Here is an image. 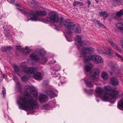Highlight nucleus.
<instances>
[{
  "label": "nucleus",
  "mask_w": 123,
  "mask_h": 123,
  "mask_svg": "<svg viewBox=\"0 0 123 123\" xmlns=\"http://www.w3.org/2000/svg\"><path fill=\"white\" fill-rule=\"evenodd\" d=\"M55 71L53 70L52 73V75L53 77H56V76L58 77H60V75L57 72H55Z\"/></svg>",
  "instance_id": "obj_34"
},
{
  "label": "nucleus",
  "mask_w": 123,
  "mask_h": 123,
  "mask_svg": "<svg viewBox=\"0 0 123 123\" xmlns=\"http://www.w3.org/2000/svg\"><path fill=\"white\" fill-rule=\"evenodd\" d=\"M61 69V66L58 64L56 65L54 67L53 70L57 71L60 70Z\"/></svg>",
  "instance_id": "obj_33"
},
{
  "label": "nucleus",
  "mask_w": 123,
  "mask_h": 123,
  "mask_svg": "<svg viewBox=\"0 0 123 123\" xmlns=\"http://www.w3.org/2000/svg\"><path fill=\"white\" fill-rule=\"evenodd\" d=\"M48 60V58L45 57H44L42 58L41 60L40 59L39 60V62L41 64H44L46 63Z\"/></svg>",
  "instance_id": "obj_29"
},
{
  "label": "nucleus",
  "mask_w": 123,
  "mask_h": 123,
  "mask_svg": "<svg viewBox=\"0 0 123 123\" xmlns=\"http://www.w3.org/2000/svg\"><path fill=\"white\" fill-rule=\"evenodd\" d=\"M16 49L18 51H20L21 49V47L20 46H18L16 47Z\"/></svg>",
  "instance_id": "obj_48"
},
{
  "label": "nucleus",
  "mask_w": 123,
  "mask_h": 123,
  "mask_svg": "<svg viewBox=\"0 0 123 123\" xmlns=\"http://www.w3.org/2000/svg\"><path fill=\"white\" fill-rule=\"evenodd\" d=\"M46 19L48 22L52 23L57 22L59 21L58 16L55 12H51L49 13V17H47Z\"/></svg>",
  "instance_id": "obj_7"
},
{
  "label": "nucleus",
  "mask_w": 123,
  "mask_h": 123,
  "mask_svg": "<svg viewBox=\"0 0 123 123\" xmlns=\"http://www.w3.org/2000/svg\"><path fill=\"white\" fill-rule=\"evenodd\" d=\"M105 91L102 100L105 102L108 101L110 100L111 103L113 104L115 101V99L118 96L119 92L116 90L112 89L110 86H106L104 88Z\"/></svg>",
  "instance_id": "obj_2"
},
{
  "label": "nucleus",
  "mask_w": 123,
  "mask_h": 123,
  "mask_svg": "<svg viewBox=\"0 0 123 123\" xmlns=\"http://www.w3.org/2000/svg\"><path fill=\"white\" fill-rule=\"evenodd\" d=\"M84 90L85 92H87V93L88 92V91L86 89H84Z\"/></svg>",
  "instance_id": "obj_56"
},
{
  "label": "nucleus",
  "mask_w": 123,
  "mask_h": 123,
  "mask_svg": "<svg viewBox=\"0 0 123 123\" xmlns=\"http://www.w3.org/2000/svg\"><path fill=\"white\" fill-rule=\"evenodd\" d=\"M47 96L43 94H41L39 95V101L40 103H43L46 102Z\"/></svg>",
  "instance_id": "obj_18"
},
{
  "label": "nucleus",
  "mask_w": 123,
  "mask_h": 123,
  "mask_svg": "<svg viewBox=\"0 0 123 123\" xmlns=\"http://www.w3.org/2000/svg\"><path fill=\"white\" fill-rule=\"evenodd\" d=\"M113 1L116 3L117 4H118L120 3L121 0H112Z\"/></svg>",
  "instance_id": "obj_45"
},
{
  "label": "nucleus",
  "mask_w": 123,
  "mask_h": 123,
  "mask_svg": "<svg viewBox=\"0 0 123 123\" xmlns=\"http://www.w3.org/2000/svg\"><path fill=\"white\" fill-rule=\"evenodd\" d=\"M107 13L105 12H100L99 13V15L101 16H102L105 15Z\"/></svg>",
  "instance_id": "obj_44"
},
{
  "label": "nucleus",
  "mask_w": 123,
  "mask_h": 123,
  "mask_svg": "<svg viewBox=\"0 0 123 123\" xmlns=\"http://www.w3.org/2000/svg\"><path fill=\"white\" fill-rule=\"evenodd\" d=\"M78 49L80 54V56L84 58L86 56H89L90 55H88V54L92 53L94 51V49L91 47L82 48V49L78 47Z\"/></svg>",
  "instance_id": "obj_5"
},
{
  "label": "nucleus",
  "mask_w": 123,
  "mask_h": 123,
  "mask_svg": "<svg viewBox=\"0 0 123 123\" xmlns=\"http://www.w3.org/2000/svg\"><path fill=\"white\" fill-rule=\"evenodd\" d=\"M13 78V80L16 82V83L19 82L18 79L16 76H14Z\"/></svg>",
  "instance_id": "obj_42"
},
{
  "label": "nucleus",
  "mask_w": 123,
  "mask_h": 123,
  "mask_svg": "<svg viewBox=\"0 0 123 123\" xmlns=\"http://www.w3.org/2000/svg\"><path fill=\"white\" fill-rule=\"evenodd\" d=\"M87 3L88 4V7H89V6L91 4V2L89 0H87Z\"/></svg>",
  "instance_id": "obj_51"
},
{
  "label": "nucleus",
  "mask_w": 123,
  "mask_h": 123,
  "mask_svg": "<svg viewBox=\"0 0 123 123\" xmlns=\"http://www.w3.org/2000/svg\"><path fill=\"white\" fill-rule=\"evenodd\" d=\"M123 97L121 99V100H119L117 104V107L120 109H121L120 108L123 109V93H122Z\"/></svg>",
  "instance_id": "obj_25"
},
{
  "label": "nucleus",
  "mask_w": 123,
  "mask_h": 123,
  "mask_svg": "<svg viewBox=\"0 0 123 123\" xmlns=\"http://www.w3.org/2000/svg\"><path fill=\"white\" fill-rule=\"evenodd\" d=\"M76 42H77L78 44L79 45V46L78 47H79L80 49V47L79 48V47H81L84 45H86L85 41H82L81 40V36L79 35H77L75 38Z\"/></svg>",
  "instance_id": "obj_12"
},
{
  "label": "nucleus",
  "mask_w": 123,
  "mask_h": 123,
  "mask_svg": "<svg viewBox=\"0 0 123 123\" xmlns=\"http://www.w3.org/2000/svg\"><path fill=\"white\" fill-rule=\"evenodd\" d=\"M36 70V68L26 67L23 69V71L25 73L29 74H33Z\"/></svg>",
  "instance_id": "obj_13"
},
{
  "label": "nucleus",
  "mask_w": 123,
  "mask_h": 123,
  "mask_svg": "<svg viewBox=\"0 0 123 123\" xmlns=\"http://www.w3.org/2000/svg\"><path fill=\"white\" fill-rule=\"evenodd\" d=\"M16 6H17L18 7H19L20 8H21L22 6H21V5L19 4L16 5Z\"/></svg>",
  "instance_id": "obj_52"
},
{
  "label": "nucleus",
  "mask_w": 123,
  "mask_h": 123,
  "mask_svg": "<svg viewBox=\"0 0 123 123\" xmlns=\"http://www.w3.org/2000/svg\"><path fill=\"white\" fill-rule=\"evenodd\" d=\"M101 78L104 80H107L108 77V75L107 73L103 72L101 74Z\"/></svg>",
  "instance_id": "obj_28"
},
{
  "label": "nucleus",
  "mask_w": 123,
  "mask_h": 123,
  "mask_svg": "<svg viewBox=\"0 0 123 123\" xmlns=\"http://www.w3.org/2000/svg\"><path fill=\"white\" fill-rule=\"evenodd\" d=\"M98 51L100 53L105 54L108 55H111L112 52V50L110 49H107V51L105 49L103 50L101 49H98Z\"/></svg>",
  "instance_id": "obj_16"
},
{
  "label": "nucleus",
  "mask_w": 123,
  "mask_h": 123,
  "mask_svg": "<svg viewBox=\"0 0 123 123\" xmlns=\"http://www.w3.org/2000/svg\"><path fill=\"white\" fill-rule=\"evenodd\" d=\"M117 27L119 30L123 32V23H118L116 24Z\"/></svg>",
  "instance_id": "obj_27"
},
{
  "label": "nucleus",
  "mask_w": 123,
  "mask_h": 123,
  "mask_svg": "<svg viewBox=\"0 0 123 123\" xmlns=\"http://www.w3.org/2000/svg\"><path fill=\"white\" fill-rule=\"evenodd\" d=\"M29 76L28 75H26L21 78L22 81L23 82L27 81L29 79Z\"/></svg>",
  "instance_id": "obj_30"
},
{
  "label": "nucleus",
  "mask_w": 123,
  "mask_h": 123,
  "mask_svg": "<svg viewBox=\"0 0 123 123\" xmlns=\"http://www.w3.org/2000/svg\"><path fill=\"white\" fill-rule=\"evenodd\" d=\"M107 16H108V14L107 13L105 14V15H104L103 16V18L105 19L107 17Z\"/></svg>",
  "instance_id": "obj_50"
},
{
  "label": "nucleus",
  "mask_w": 123,
  "mask_h": 123,
  "mask_svg": "<svg viewBox=\"0 0 123 123\" xmlns=\"http://www.w3.org/2000/svg\"><path fill=\"white\" fill-rule=\"evenodd\" d=\"M24 89L25 96L20 98L17 101V104L19 105L20 109L26 111L31 110L34 112L33 109L38 107V104L37 100L33 99L32 96L38 98V92L34 87L29 85L25 86Z\"/></svg>",
  "instance_id": "obj_1"
},
{
  "label": "nucleus",
  "mask_w": 123,
  "mask_h": 123,
  "mask_svg": "<svg viewBox=\"0 0 123 123\" xmlns=\"http://www.w3.org/2000/svg\"><path fill=\"white\" fill-rule=\"evenodd\" d=\"M33 76L36 80H40L42 78V74L40 72H36L33 74Z\"/></svg>",
  "instance_id": "obj_22"
},
{
  "label": "nucleus",
  "mask_w": 123,
  "mask_h": 123,
  "mask_svg": "<svg viewBox=\"0 0 123 123\" xmlns=\"http://www.w3.org/2000/svg\"><path fill=\"white\" fill-rule=\"evenodd\" d=\"M31 0L33 2H34V0Z\"/></svg>",
  "instance_id": "obj_61"
},
{
  "label": "nucleus",
  "mask_w": 123,
  "mask_h": 123,
  "mask_svg": "<svg viewBox=\"0 0 123 123\" xmlns=\"http://www.w3.org/2000/svg\"><path fill=\"white\" fill-rule=\"evenodd\" d=\"M111 83L114 86H116L119 84V81L116 77H112L111 78Z\"/></svg>",
  "instance_id": "obj_20"
},
{
  "label": "nucleus",
  "mask_w": 123,
  "mask_h": 123,
  "mask_svg": "<svg viewBox=\"0 0 123 123\" xmlns=\"http://www.w3.org/2000/svg\"><path fill=\"white\" fill-rule=\"evenodd\" d=\"M96 2L97 3H98V2H99V1L97 0H96Z\"/></svg>",
  "instance_id": "obj_59"
},
{
  "label": "nucleus",
  "mask_w": 123,
  "mask_h": 123,
  "mask_svg": "<svg viewBox=\"0 0 123 123\" xmlns=\"http://www.w3.org/2000/svg\"><path fill=\"white\" fill-rule=\"evenodd\" d=\"M108 41L113 49L119 51L120 50V49L119 47L118 46H117L115 43H114L111 40H109Z\"/></svg>",
  "instance_id": "obj_24"
},
{
  "label": "nucleus",
  "mask_w": 123,
  "mask_h": 123,
  "mask_svg": "<svg viewBox=\"0 0 123 123\" xmlns=\"http://www.w3.org/2000/svg\"><path fill=\"white\" fill-rule=\"evenodd\" d=\"M9 31V30H5V33L6 36L9 39L11 38L12 37L11 35L10 34Z\"/></svg>",
  "instance_id": "obj_32"
},
{
  "label": "nucleus",
  "mask_w": 123,
  "mask_h": 123,
  "mask_svg": "<svg viewBox=\"0 0 123 123\" xmlns=\"http://www.w3.org/2000/svg\"><path fill=\"white\" fill-rule=\"evenodd\" d=\"M37 52V51H36L30 55V57L32 60L35 61L37 62L39 61L40 58L38 57V53Z\"/></svg>",
  "instance_id": "obj_15"
},
{
  "label": "nucleus",
  "mask_w": 123,
  "mask_h": 123,
  "mask_svg": "<svg viewBox=\"0 0 123 123\" xmlns=\"http://www.w3.org/2000/svg\"><path fill=\"white\" fill-rule=\"evenodd\" d=\"M84 62L85 64L84 67V70L85 72H90L93 68V65L89 62L90 60L87 59V58L86 57L83 58Z\"/></svg>",
  "instance_id": "obj_8"
},
{
  "label": "nucleus",
  "mask_w": 123,
  "mask_h": 123,
  "mask_svg": "<svg viewBox=\"0 0 123 123\" xmlns=\"http://www.w3.org/2000/svg\"><path fill=\"white\" fill-rule=\"evenodd\" d=\"M16 88L18 90H20L21 87L19 82L16 83Z\"/></svg>",
  "instance_id": "obj_36"
},
{
  "label": "nucleus",
  "mask_w": 123,
  "mask_h": 123,
  "mask_svg": "<svg viewBox=\"0 0 123 123\" xmlns=\"http://www.w3.org/2000/svg\"><path fill=\"white\" fill-rule=\"evenodd\" d=\"M120 44L122 48L123 49V39L121 41Z\"/></svg>",
  "instance_id": "obj_47"
},
{
  "label": "nucleus",
  "mask_w": 123,
  "mask_h": 123,
  "mask_svg": "<svg viewBox=\"0 0 123 123\" xmlns=\"http://www.w3.org/2000/svg\"><path fill=\"white\" fill-rule=\"evenodd\" d=\"M96 100L98 102L99 101H100V100H97V99H96Z\"/></svg>",
  "instance_id": "obj_60"
},
{
  "label": "nucleus",
  "mask_w": 123,
  "mask_h": 123,
  "mask_svg": "<svg viewBox=\"0 0 123 123\" xmlns=\"http://www.w3.org/2000/svg\"><path fill=\"white\" fill-rule=\"evenodd\" d=\"M78 4L80 5H83V3L82 2H79Z\"/></svg>",
  "instance_id": "obj_55"
},
{
  "label": "nucleus",
  "mask_w": 123,
  "mask_h": 123,
  "mask_svg": "<svg viewBox=\"0 0 123 123\" xmlns=\"http://www.w3.org/2000/svg\"><path fill=\"white\" fill-rule=\"evenodd\" d=\"M46 92L48 96L51 98H52L56 96V94L55 92L51 90H48L46 91Z\"/></svg>",
  "instance_id": "obj_17"
},
{
  "label": "nucleus",
  "mask_w": 123,
  "mask_h": 123,
  "mask_svg": "<svg viewBox=\"0 0 123 123\" xmlns=\"http://www.w3.org/2000/svg\"><path fill=\"white\" fill-rule=\"evenodd\" d=\"M31 6L34 8L36 7L37 5V2H33L31 3Z\"/></svg>",
  "instance_id": "obj_39"
},
{
  "label": "nucleus",
  "mask_w": 123,
  "mask_h": 123,
  "mask_svg": "<svg viewBox=\"0 0 123 123\" xmlns=\"http://www.w3.org/2000/svg\"><path fill=\"white\" fill-rule=\"evenodd\" d=\"M79 2L78 1H76L75 2L73 3V6H75L76 5L78 4Z\"/></svg>",
  "instance_id": "obj_49"
},
{
  "label": "nucleus",
  "mask_w": 123,
  "mask_h": 123,
  "mask_svg": "<svg viewBox=\"0 0 123 123\" xmlns=\"http://www.w3.org/2000/svg\"><path fill=\"white\" fill-rule=\"evenodd\" d=\"M123 15V9H122L119 12H117L116 13L117 17H115V18L116 20L119 21V19L117 17H120L121 15Z\"/></svg>",
  "instance_id": "obj_26"
},
{
  "label": "nucleus",
  "mask_w": 123,
  "mask_h": 123,
  "mask_svg": "<svg viewBox=\"0 0 123 123\" xmlns=\"http://www.w3.org/2000/svg\"><path fill=\"white\" fill-rule=\"evenodd\" d=\"M17 9L18 11L21 12L25 14H27L28 16L30 17V18L27 19V21L31 20L35 21H39L40 19L38 17V16L46 15L47 14L46 12L44 11H35L34 12L31 11L27 13V9L24 8L22 9L17 8Z\"/></svg>",
  "instance_id": "obj_3"
},
{
  "label": "nucleus",
  "mask_w": 123,
  "mask_h": 123,
  "mask_svg": "<svg viewBox=\"0 0 123 123\" xmlns=\"http://www.w3.org/2000/svg\"><path fill=\"white\" fill-rule=\"evenodd\" d=\"M63 23V26L69 29L66 32L65 36L67 40L70 42L72 40L71 36V34L72 32V30L74 28L75 24L73 23L70 22L69 20L68 19L64 20Z\"/></svg>",
  "instance_id": "obj_4"
},
{
  "label": "nucleus",
  "mask_w": 123,
  "mask_h": 123,
  "mask_svg": "<svg viewBox=\"0 0 123 123\" xmlns=\"http://www.w3.org/2000/svg\"><path fill=\"white\" fill-rule=\"evenodd\" d=\"M3 78H6V76H5V75H3Z\"/></svg>",
  "instance_id": "obj_57"
},
{
  "label": "nucleus",
  "mask_w": 123,
  "mask_h": 123,
  "mask_svg": "<svg viewBox=\"0 0 123 123\" xmlns=\"http://www.w3.org/2000/svg\"><path fill=\"white\" fill-rule=\"evenodd\" d=\"M110 74L111 75L112 73L111 72H110Z\"/></svg>",
  "instance_id": "obj_58"
},
{
  "label": "nucleus",
  "mask_w": 123,
  "mask_h": 123,
  "mask_svg": "<svg viewBox=\"0 0 123 123\" xmlns=\"http://www.w3.org/2000/svg\"><path fill=\"white\" fill-rule=\"evenodd\" d=\"M32 47V46L30 47L28 46L25 47V49H23L22 50V53L23 55H25L28 54L31 50L30 48Z\"/></svg>",
  "instance_id": "obj_19"
},
{
  "label": "nucleus",
  "mask_w": 123,
  "mask_h": 123,
  "mask_svg": "<svg viewBox=\"0 0 123 123\" xmlns=\"http://www.w3.org/2000/svg\"><path fill=\"white\" fill-rule=\"evenodd\" d=\"M14 0H11L10 3L13 4L14 2Z\"/></svg>",
  "instance_id": "obj_53"
},
{
  "label": "nucleus",
  "mask_w": 123,
  "mask_h": 123,
  "mask_svg": "<svg viewBox=\"0 0 123 123\" xmlns=\"http://www.w3.org/2000/svg\"><path fill=\"white\" fill-rule=\"evenodd\" d=\"M84 81L86 86L91 87L93 86L94 84L93 81L89 77H85Z\"/></svg>",
  "instance_id": "obj_14"
},
{
  "label": "nucleus",
  "mask_w": 123,
  "mask_h": 123,
  "mask_svg": "<svg viewBox=\"0 0 123 123\" xmlns=\"http://www.w3.org/2000/svg\"><path fill=\"white\" fill-rule=\"evenodd\" d=\"M38 53V55L41 56L44 55L46 54L45 51L43 49H40L37 50Z\"/></svg>",
  "instance_id": "obj_23"
},
{
  "label": "nucleus",
  "mask_w": 123,
  "mask_h": 123,
  "mask_svg": "<svg viewBox=\"0 0 123 123\" xmlns=\"http://www.w3.org/2000/svg\"><path fill=\"white\" fill-rule=\"evenodd\" d=\"M55 104V101H52L49 102L48 104H46L43 106H41V108L42 109L45 110H49L51 108L53 107Z\"/></svg>",
  "instance_id": "obj_10"
},
{
  "label": "nucleus",
  "mask_w": 123,
  "mask_h": 123,
  "mask_svg": "<svg viewBox=\"0 0 123 123\" xmlns=\"http://www.w3.org/2000/svg\"><path fill=\"white\" fill-rule=\"evenodd\" d=\"M92 92H93L92 91L91 92V93H92Z\"/></svg>",
  "instance_id": "obj_62"
},
{
  "label": "nucleus",
  "mask_w": 123,
  "mask_h": 123,
  "mask_svg": "<svg viewBox=\"0 0 123 123\" xmlns=\"http://www.w3.org/2000/svg\"><path fill=\"white\" fill-rule=\"evenodd\" d=\"M55 61L54 60L49 61L48 62V64H53L55 63Z\"/></svg>",
  "instance_id": "obj_46"
},
{
  "label": "nucleus",
  "mask_w": 123,
  "mask_h": 123,
  "mask_svg": "<svg viewBox=\"0 0 123 123\" xmlns=\"http://www.w3.org/2000/svg\"><path fill=\"white\" fill-rule=\"evenodd\" d=\"M6 90L4 87H3V89L2 91V93L3 94L4 97L5 95L6 94Z\"/></svg>",
  "instance_id": "obj_43"
},
{
  "label": "nucleus",
  "mask_w": 123,
  "mask_h": 123,
  "mask_svg": "<svg viewBox=\"0 0 123 123\" xmlns=\"http://www.w3.org/2000/svg\"><path fill=\"white\" fill-rule=\"evenodd\" d=\"M96 93L95 95L96 97L102 99L104 95V92L103 91V89L101 87H98L96 88Z\"/></svg>",
  "instance_id": "obj_11"
},
{
  "label": "nucleus",
  "mask_w": 123,
  "mask_h": 123,
  "mask_svg": "<svg viewBox=\"0 0 123 123\" xmlns=\"http://www.w3.org/2000/svg\"><path fill=\"white\" fill-rule=\"evenodd\" d=\"M108 66L113 72L115 73L116 71H118L119 70V67L117 65L114 66L111 63H110L108 65Z\"/></svg>",
  "instance_id": "obj_21"
},
{
  "label": "nucleus",
  "mask_w": 123,
  "mask_h": 123,
  "mask_svg": "<svg viewBox=\"0 0 123 123\" xmlns=\"http://www.w3.org/2000/svg\"><path fill=\"white\" fill-rule=\"evenodd\" d=\"M87 59L92 61L95 64H102L103 62V60L101 57L99 55L95 54L90 55L89 56H86Z\"/></svg>",
  "instance_id": "obj_6"
},
{
  "label": "nucleus",
  "mask_w": 123,
  "mask_h": 123,
  "mask_svg": "<svg viewBox=\"0 0 123 123\" xmlns=\"http://www.w3.org/2000/svg\"><path fill=\"white\" fill-rule=\"evenodd\" d=\"M12 49V48L10 47H7L6 48H4L3 50L5 51H6L7 50H10Z\"/></svg>",
  "instance_id": "obj_41"
},
{
  "label": "nucleus",
  "mask_w": 123,
  "mask_h": 123,
  "mask_svg": "<svg viewBox=\"0 0 123 123\" xmlns=\"http://www.w3.org/2000/svg\"><path fill=\"white\" fill-rule=\"evenodd\" d=\"M116 55L120 58L121 60L123 61V57L120 55L119 54L117 53H115Z\"/></svg>",
  "instance_id": "obj_40"
},
{
  "label": "nucleus",
  "mask_w": 123,
  "mask_h": 123,
  "mask_svg": "<svg viewBox=\"0 0 123 123\" xmlns=\"http://www.w3.org/2000/svg\"><path fill=\"white\" fill-rule=\"evenodd\" d=\"M60 77L58 79L61 80V84H62V83L65 82V79L64 77H61L60 76Z\"/></svg>",
  "instance_id": "obj_37"
},
{
  "label": "nucleus",
  "mask_w": 123,
  "mask_h": 123,
  "mask_svg": "<svg viewBox=\"0 0 123 123\" xmlns=\"http://www.w3.org/2000/svg\"><path fill=\"white\" fill-rule=\"evenodd\" d=\"M99 73L100 70L99 68H96L93 69L91 72L90 78L92 79L98 81Z\"/></svg>",
  "instance_id": "obj_9"
},
{
  "label": "nucleus",
  "mask_w": 123,
  "mask_h": 123,
  "mask_svg": "<svg viewBox=\"0 0 123 123\" xmlns=\"http://www.w3.org/2000/svg\"><path fill=\"white\" fill-rule=\"evenodd\" d=\"M12 67L14 69V72L17 73H18L19 71V69L18 67L15 65H13Z\"/></svg>",
  "instance_id": "obj_31"
},
{
  "label": "nucleus",
  "mask_w": 123,
  "mask_h": 123,
  "mask_svg": "<svg viewBox=\"0 0 123 123\" xmlns=\"http://www.w3.org/2000/svg\"><path fill=\"white\" fill-rule=\"evenodd\" d=\"M95 22L96 24L99 25L100 27L102 28H104L105 27L104 25L103 24L100 23L98 20H96Z\"/></svg>",
  "instance_id": "obj_38"
},
{
  "label": "nucleus",
  "mask_w": 123,
  "mask_h": 123,
  "mask_svg": "<svg viewBox=\"0 0 123 123\" xmlns=\"http://www.w3.org/2000/svg\"><path fill=\"white\" fill-rule=\"evenodd\" d=\"M74 31L75 32L79 33L81 31V29L79 26H76L75 29L74 30Z\"/></svg>",
  "instance_id": "obj_35"
},
{
  "label": "nucleus",
  "mask_w": 123,
  "mask_h": 123,
  "mask_svg": "<svg viewBox=\"0 0 123 123\" xmlns=\"http://www.w3.org/2000/svg\"><path fill=\"white\" fill-rule=\"evenodd\" d=\"M59 20H60V22L62 23V21H63V19L62 18H60Z\"/></svg>",
  "instance_id": "obj_54"
}]
</instances>
